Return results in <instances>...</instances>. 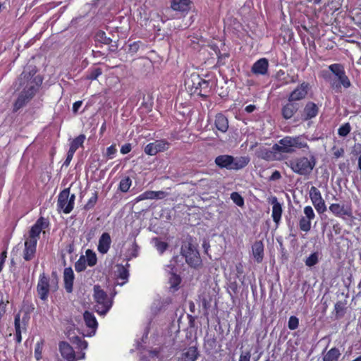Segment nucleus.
I'll use <instances>...</instances> for the list:
<instances>
[{
    "mask_svg": "<svg viewBox=\"0 0 361 361\" xmlns=\"http://www.w3.org/2000/svg\"><path fill=\"white\" fill-rule=\"evenodd\" d=\"M231 199L233 202L238 205V207H243L244 205V199L243 197L237 192H233L231 194Z\"/></svg>",
    "mask_w": 361,
    "mask_h": 361,
    "instance_id": "a18cd8bd",
    "label": "nucleus"
},
{
    "mask_svg": "<svg viewBox=\"0 0 361 361\" xmlns=\"http://www.w3.org/2000/svg\"><path fill=\"white\" fill-rule=\"evenodd\" d=\"M47 226L46 219L43 217L39 218L35 224L31 227L28 237L26 238L29 240L37 242L39 238V234L42 229Z\"/></svg>",
    "mask_w": 361,
    "mask_h": 361,
    "instance_id": "4468645a",
    "label": "nucleus"
},
{
    "mask_svg": "<svg viewBox=\"0 0 361 361\" xmlns=\"http://www.w3.org/2000/svg\"><path fill=\"white\" fill-rule=\"evenodd\" d=\"M116 152L117 149L116 145H112L110 147H107L105 156L108 159H112L115 157Z\"/></svg>",
    "mask_w": 361,
    "mask_h": 361,
    "instance_id": "6e6d98bb",
    "label": "nucleus"
},
{
    "mask_svg": "<svg viewBox=\"0 0 361 361\" xmlns=\"http://www.w3.org/2000/svg\"><path fill=\"white\" fill-rule=\"evenodd\" d=\"M269 61L266 58H262L255 62L251 71L255 75H267L268 73Z\"/></svg>",
    "mask_w": 361,
    "mask_h": 361,
    "instance_id": "f3484780",
    "label": "nucleus"
},
{
    "mask_svg": "<svg viewBox=\"0 0 361 361\" xmlns=\"http://www.w3.org/2000/svg\"><path fill=\"white\" fill-rule=\"evenodd\" d=\"M82 104V101H77L73 103V113H77L78 109L80 108L81 105Z\"/></svg>",
    "mask_w": 361,
    "mask_h": 361,
    "instance_id": "338daca9",
    "label": "nucleus"
},
{
    "mask_svg": "<svg viewBox=\"0 0 361 361\" xmlns=\"http://www.w3.org/2000/svg\"><path fill=\"white\" fill-rule=\"evenodd\" d=\"M310 90V84L307 82H303L295 89H294L289 94L288 100L289 102H297L304 99Z\"/></svg>",
    "mask_w": 361,
    "mask_h": 361,
    "instance_id": "f8f14e48",
    "label": "nucleus"
},
{
    "mask_svg": "<svg viewBox=\"0 0 361 361\" xmlns=\"http://www.w3.org/2000/svg\"><path fill=\"white\" fill-rule=\"evenodd\" d=\"M190 0H173L171 2V8L174 11L185 12L190 9Z\"/></svg>",
    "mask_w": 361,
    "mask_h": 361,
    "instance_id": "c756f323",
    "label": "nucleus"
},
{
    "mask_svg": "<svg viewBox=\"0 0 361 361\" xmlns=\"http://www.w3.org/2000/svg\"><path fill=\"white\" fill-rule=\"evenodd\" d=\"M152 241L154 243V247L160 255H162L169 247L167 243L160 240L158 238H154Z\"/></svg>",
    "mask_w": 361,
    "mask_h": 361,
    "instance_id": "ea45409f",
    "label": "nucleus"
},
{
    "mask_svg": "<svg viewBox=\"0 0 361 361\" xmlns=\"http://www.w3.org/2000/svg\"><path fill=\"white\" fill-rule=\"evenodd\" d=\"M281 178V173L279 171H274L271 176L269 177V180L270 181H274V180H278L279 179Z\"/></svg>",
    "mask_w": 361,
    "mask_h": 361,
    "instance_id": "680f3d73",
    "label": "nucleus"
},
{
    "mask_svg": "<svg viewBox=\"0 0 361 361\" xmlns=\"http://www.w3.org/2000/svg\"><path fill=\"white\" fill-rule=\"evenodd\" d=\"M309 194L312 203L315 207L317 212L319 214L324 213L326 210V207L319 190L314 186H312Z\"/></svg>",
    "mask_w": 361,
    "mask_h": 361,
    "instance_id": "9d476101",
    "label": "nucleus"
},
{
    "mask_svg": "<svg viewBox=\"0 0 361 361\" xmlns=\"http://www.w3.org/2000/svg\"><path fill=\"white\" fill-rule=\"evenodd\" d=\"M299 109V104L294 102H289L281 108V115L286 120L290 119Z\"/></svg>",
    "mask_w": 361,
    "mask_h": 361,
    "instance_id": "6ab92c4d",
    "label": "nucleus"
},
{
    "mask_svg": "<svg viewBox=\"0 0 361 361\" xmlns=\"http://www.w3.org/2000/svg\"><path fill=\"white\" fill-rule=\"evenodd\" d=\"M270 203L272 204L271 216L273 221L276 223V226H278L281 221L283 212L281 204L279 202L277 197L275 196L271 198Z\"/></svg>",
    "mask_w": 361,
    "mask_h": 361,
    "instance_id": "5701e85b",
    "label": "nucleus"
},
{
    "mask_svg": "<svg viewBox=\"0 0 361 361\" xmlns=\"http://www.w3.org/2000/svg\"><path fill=\"white\" fill-rule=\"evenodd\" d=\"M36 73L35 66H27L19 76L18 81L20 88L22 90L13 104V112H17L25 106L34 97L39 90L42 83V79L39 75H36Z\"/></svg>",
    "mask_w": 361,
    "mask_h": 361,
    "instance_id": "f257e3e1",
    "label": "nucleus"
},
{
    "mask_svg": "<svg viewBox=\"0 0 361 361\" xmlns=\"http://www.w3.org/2000/svg\"><path fill=\"white\" fill-rule=\"evenodd\" d=\"M98 199L97 192L94 191L92 197L89 199L88 202L85 206V209L88 210L94 207Z\"/></svg>",
    "mask_w": 361,
    "mask_h": 361,
    "instance_id": "8fccbe9b",
    "label": "nucleus"
},
{
    "mask_svg": "<svg viewBox=\"0 0 361 361\" xmlns=\"http://www.w3.org/2000/svg\"><path fill=\"white\" fill-rule=\"evenodd\" d=\"M331 73L324 72L323 78L331 88L336 92H341V87L348 89L351 86V82L345 73L344 66L341 63H333L329 66Z\"/></svg>",
    "mask_w": 361,
    "mask_h": 361,
    "instance_id": "f03ea898",
    "label": "nucleus"
},
{
    "mask_svg": "<svg viewBox=\"0 0 361 361\" xmlns=\"http://www.w3.org/2000/svg\"><path fill=\"white\" fill-rule=\"evenodd\" d=\"M351 130V127L349 123H345L342 125L338 130V134L341 137L347 136Z\"/></svg>",
    "mask_w": 361,
    "mask_h": 361,
    "instance_id": "09e8293b",
    "label": "nucleus"
},
{
    "mask_svg": "<svg viewBox=\"0 0 361 361\" xmlns=\"http://www.w3.org/2000/svg\"><path fill=\"white\" fill-rule=\"evenodd\" d=\"M95 311L100 315H105L112 306V300L99 286H94Z\"/></svg>",
    "mask_w": 361,
    "mask_h": 361,
    "instance_id": "423d86ee",
    "label": "nucleus"
},
{
    "mask_svg": "<svg viewBox=\"0 0 361 361\" xmlns=\"http://www.w3.org/2000/svg\"><path fill=\"white\" fill-rule=\"evenodd\" d=\"M285 164L294 173L308 177L317 165V159L314 154H310L309 157H293Z\"/></svg>",
    "mask_w": 361,
    "mask_h": 361,
    "instance_id": "7ed1b4c3",
    "label": "nucleus"
},
{
    "mask_svg": "<svg viewBox=\"0 0 361 361\" xmlns=\"http://www.w3.org/2000/svg\"><path fill=\"white\" fill-rule=\"evenodd\" d=\"M75 275L71 267H67L63 271L64 288L66 292L71 293L73 289Z\"/></svg>",
    "mask_w": 361,
    "mask_h": 361,
    "instance_id": "412c9836",
    "label": "nucleus"
},
{
    "mask_svg": "<svg viewBox=\"0 0 361 361\" xmlns=\"http://www.w3.org/2000/svg\"><path fill=\"white\" fill-rule=\"evenodd\" d=\"M25 322H26V320H25V317L23 318L22 322H21L20 313H18L16 314L15 319H14V326H15L16 333H18V332L22 333V330L26 329Z\"/></svg>",
    "mask_w": 361,
    "mask_h": 361,
    "instance_id": "c9c22d12",
    "label": "nucleus"
},
{
    "mask_svg": "<svg viewBox=\"0 0 361 361\" xmlns=\"http://www.w3.org/2000/svg\"><path fill=\"white\" fill-rule=\"evenodd\" d=\"M86 263L90 267H93L97 264V259L96 254L91 250L88 249L86 251Z\"/></svg>",
    "mask_w": 361,
    "mask_h": 361,
    "instance_id": "c03bdc74",
    "label": "nucleus"
},
{
    "mask_svg": "<svg viewBox=\"0 0 361 361\" xmlns=\"http://www.w3.org/2000/svg\"><path fill=\"white\" fill-rule=\"evenodd\" d=\"M200 300L204 311V315H208V310L211 307L212 298L209 296L202 295L200 296Z\"/></svg>",
    "mask_w": 361,
    "mask_h": 361,
    "instance_id": "37998d69",
    "label": "nucleus"
},
{
    "mask_svg": "<svg viewBox=\"0 0 361 361\" xmlns=\"http://www.w3.org/2000/svg\"><path fill=\"white\" fill-rule=\"evenodd\" d=\"M132 149L131 145L130 143H127L123 145L121 148V153L123 154H126L129 153Z\"/></svg>",
    "mask_w": 361,
    "mask_h": 361,
    "instance_id": "052dcab7",
    "label": "nucleus"
},
{
    "mask_svg": "<svg viewBox=\"0 0 361 361\" xmlns=\"http://www.w3.org/2000/svg\"><path fill=\"white\" fill-rule=\"evenodd\" d=\"M346 301L339 300L334 305V312L336 319H341L344 317L346 312Z\"/></svg>",
    "mask_w": 361,
    "mask_h": 361,
    "instance_id": "2f4dec72",
    "label": "nucleus"
},
{
    "mask_svg": "<svg viewBox=\"0 0 361 361\" xmlns=\"http://www.w3.org/2000/svg\"><path fill=\"white\" fill-rule=\"evenodd\" d=\"M183 255L185 257L186 262L192 267H197L201 263L199 252L192 245H189L186 249H182Z\"/></svg>",
    "mask_w": 361,
    "mask_h": 361,
    "instance_id": "9b49d317",
    "label": "nucleus"
},
{
    "mask_svg": "<svg viewBox=\"0 0 361 361\" xmlns=\"http://www.w3.org/2000/svg\"><path fill=\"white\" fill-rule=\"evenodd\" d=\"M329 209L332 214L338 217L344 218V216H352V209L349 206L333 203L329 206Z\"/></svg>",
    "mask_w": 361,
    "mask_h": 361,
    "instance_id": "2eb2a0df",
    "label": "nucleus"
},
{
    "mask_svg": "<svg viewBox=\"0 0 361 361\" xmlns=\"http://www.w3.org/2000/svg\"><path fill=\"white\" fill-rule=\"evenodd\" d=\"M7 257L6 251H4L0 254V272L1 271L4 264L5 263L6 259Z\"/></svg>",
    "mask_w": 361,
    "mask_h": 361,
    "instance_id": "e2e57ef3",
    "label": "nucleus"
},
{
    "mask_svg": "<svg viewBox=\"0 0 361 361\" xmlns=\"http://www.w3.org/2000/svg\"><path fill=\"white\" fill-rule=\"evenodd\" d=\"M42 348H43V341H38L35 344V357L36 358L37 360H39L42 358Z\"/></svg>",
    "mask_w": 361,
    "mask_h": 361,
    "instance_id": "3c124183",
    "label": "nucleus"
},
{
    "mask_svg": "<svg viewBox=\"0 0 361 361\" xmlns=\"http://www.w3.org/2000/svg\"><path fill=\"white\" fill-rule=\"evenodd\" d=\"M252 256L257 263L262 262L264 258V244L261 240L255 241L252 246Z\"/></svg>",
    "mask_w": 361,
    "mask_h": 361,
    "instance_id": "bb28decb",
    "label": "nucleus"
},
{
    "mask_svg": "<svg viewBox=\"0 0 361 361\" xmlns=\"http://www.w3.org/2000/svg\"><path fill=\"white\" fill-rule=\"evenodd\" d=\"M202 78H200L198 74L192 73L185 80V85L186 88L191 92V94H192V91L198 90Z\"/></svg>",
    "mask_w": 361,
    "mask_h": 361,
    "instance_id": "a878e982",
    "label": "nucleus"
},
{
    "mask_svg": "<svg viewBox=\"0 0 361 361\" xmlns=\"http://www.w3.org/2000/svg\"><path fill=\"white\" fill-rule=\"evenodd\" d=\"M299 326V319L295 316H290L288 322V326L289 329L290 330H295Z\"/></svg>",
    "mask_w": 361,
    "mask_h": 361,
    "instance_id": "603ef678",
    "label": "nucleus"
},
{
    "mask_svg": "<svg viewBox=\"0 0 361 361\" xmlns=\"http://www.w3.org/2000/svg\"><path fill=\"white\" fill-rule=\"evenodd\" d=\"M111 244V238L109 233L104 232L99 239L97 250L101 254H106Z\"/></svg>",
    "mask_w": 361,
    "mask_h": 361,
    "instance_id": "4be33fe9",
    "label": "nucleus"
},
{
    "mask_svg": "<svg viewBox=\"0 0 361 361\" xmlns=\"http://www.w3.org/2000/svg\"><path fill=\"white\" fill-rule=\"evenodd\" d=\"M85 140V135L84 134H80L75 139L72 140L70 144L69 149H72L73 152H75V151L80 147H82V145Z\"/></svg>",
    "mask_w": 361,
    "mask_h": 361,
    "instance_id": "f704fd0d",
    "label": "nucleus"
},
{
    "mask_svg": "<svg viewBox=\"0 0 361 361\" xmlns=\"http://www.w3.org/2000/svg\"><path fill=\"white\" fill-rule=\"evenodd\" d=\"M309 149V145L302 135L285 136L272 146V149L279 151V154H293L297 149Z\"/></svg>",
    "mask_w": 361,
    "mask_h": 361,
    "instance_id": "20e7f679",
    "label": "nucleus"
},
{
    "mask_svg": "<svg viewBox=\"0 0 361 361\" xmlns=\"http://www.w3.org/2000/svg\"><path fill=\"white\" fill-rule=\"evenodd\" d=\"M250 357H251V355H250V352H246L245 353H242L240 355L239 361H250Z\"/></svg>",
    "mask_w": 361,
    "mask_h": 361,
    "instance_id": "69168bd1",
    "label": "nucleus"
},
{
    "mask_svg": "<svg viewBox=\"0 0 361 361\" xmlns=\"http://www.w3.org/2000/svg\"><path fill=\"white\" fill-rule=\"evenodd\" d=\"M168 196V193L165 191H152L147 190L137 197V202L145 200H161Z\"/></svg>",
    "mask_w": 361,
    "mask_h": 361,
    "instance_id": "a211bd4d",
    "label": "nucleus"
},
{
    "mask_svg": "<svg viewBox=\"0 0 361 361\" xmlns=\"http://www.w3.org/2000/svg\"><path fill=\"white\" fill-rule=\"evenodd\" d=\"M117 273L118 279H121L123 281L121 283H118V284L120 286H123L128 281V279L129 276L128 270L123 266L120 265L118 267Z\"/></svg>",
    "mask_w": 361,
    "mask_h": 361,
    "instance_id": "72a5a7b5",
    "label": "nucleus"
},
{
    "mask_svg": "<svg viewBox=\"0 0 361 361\" xmlns=\"http://www.w3.org/2000/svg\"><path fill=\"white\" fill-rule=\"evenodd\" d=\"M94 38L96 42L104 44H109L112 42V39L106 36L105 32L102 30L97 32Z\"/></svg>",
    "mask_w": 361,
    "mask_h": 361,
    "instance_id": "e433bc0d",
    "label": "nucleus"
},
{
    "mask_svg": "<svg viewBox=\"0 0 361 361\" xmlns=\"http://www.w3.org/2000/svg\"><path fill=\"white\" fill-rule=\"evenodd\" d=\"M170 146L171 144L167 140L164 139L157 140L154 142L147 144L144 149V152L147 155L154 156L159 152L166 151Z\"/></svg>",
    "mask_w": 361,
    "mask_h": 361,
    "instance_id": "1a4fd4ad",
    "label": "nucleus"
},
{
    "mask_svg": "<svg viewBox=\"0 0 361 361\" xmlns=\"http://www.w3.org/2000/svg\"><path fill=\"white\" fill-rule=\"evenodd\" d=\"M344 154V149L343 148H340L334 151V155L336 158H339L343 157Z\"/></svg>",
    "mask_w": 361,
    "mask_h": 361,
    "instance_id": "774afa93",
    "label": "nucleus"
},
{
    "mask_svg": "<svg viewBox=\"0 0 361 361\" xmlns=\"http://www.w3.org/2000/svg\"><path fill=\"white\" fill-rule=\"evenodd\" d=\"M102 74V70L100 68L98 67H93L88 70L86 78L87 80H94L97 79L99 76H100Z\"/></svg>",
    "mask_w": 361,
    "mask_h": 361,
    "instance_id": "58836bf2",
    "label": "nucleus"
},
{
    "mask_svg": "<svg viewBox=\"0 0 361 361\" xmlns=\"http://www.w3.org/2000/svg\"><path fill=\"white\" fill-rule=\"evenodd\" d=\"M141 44V42H134L128 45V52L131 54L132 55L137 53L140 49V46Z\"/></svg>",
    "mask_w": 361,
    "mask_h": 361,
    "instance_id": "4d7b16f0",
    "label": "nucleus"
},
{
    "mask_svg": "<svg viewBox=\"0 0 361 361\" xmlns=\"http://www.w3.org/2000/svg\"><path fill=\"white\" fill-rule=\"evenodd\" d=\"M169 274H171V276L169 277L170 288L172 289L173 291L177 290L181 279L180 276L176 274V272Z\"/></svg>",
    "mask_w": 361,
    "mask_h": 361,
    "instance_id": "4c0bfd02",
    "label": "nucleus"
},
{
    "mask_svg": "<svg viewBox=\"0 0 361 361\" xmlns=\"http://www.w3.org/2000/svg\"><path fill=\"white\" fill-rule=\"evenodd\" d=\"M341 353L340 350L336 347L331 348L323 356V361H338Z\"/></svg>",
    "mask_w": 361,
    "mask_h": 361,
    "instance_id": "473e14b6",
    "label": "nucleus"
},
{
    "mask_svg": "<svg viewBox=\"0 0 361 361\" xmlns=\"http://www.w3.org/2000/svg\"><path fill=\"white\" fill-rule=\"evenodd\" d=\"M37 242L25 239L23 250V259L30 261L35 257Z\"/></svg>",
    "mask_w": 361,
    "mask_h": 361,
    "instance_id": "dca6fc26",
    "label": "nucleus"
},
{
    "mask_svg": "<svg viewBox=\"0 0 361 361\" xmlns=\"http://www.w3.org/2000/svg\"><path fill=\"white\" fill-rule=\"evenodd\" d=\"M319 113V107L316 104L308 102L303 110V119L305 121L312 119L317 116Z\"/></svg>",
    "mask_w": 361,
    "mask_h": 361,
    "instance_id": "393cba45",
    "label": "nucleus"
},
{
    "mask_svg": "<svg viewBox=\"0 0 361 361\" xmlns=\"http://www.w3.org/2000/svg\"><path fill=\"white\" fill-rule=\"evenodd\" d=\"M74 154H75V152H73L72 149H68L66 159L64 161L63 166H65L66 167L69 166V164L73 157Z\"/></svg>",
    "mask_w": 361,
    "mask_h": 361,
    "instance_id": "13d9d810",
    "label": "nucleus"
},
{
    "mask_svg": "<svg viewBox=\"0 0 361 361\" xmlns=\"http://www.w3.org/2000/svg\"><path fill=\"white\" fill-rule=\"evenodd\" d=\"M311 221H312V220H308V219H307L306 217H305L303 216H301L299 220V224H298L300 229L302 231H304L306 233L310 231L311 229V226H312Z\"/></svg>",
    "mask_w": 361,
    "mask_h": 361,
    "instance_id": "a19ab883",
    "label": "nucleus"
},
{
    "mask_svg": "<svg viewBox=\"0 0 361 361\" xmlns=\"http://www.w3.org/2000/svg\"><path fill=\"white\" fill-rule=\"evenodd\" d=\"M53 283L54 280H52L51 283L49 276L44 272L39 274L37 285V293L41 300L44 302L47 301L51 284Z\"/></svg>",
    "mask_w": 361,
    "mask_h": 361,
    "instance_id": "6e6552de",
    "label": "nucleus"
},
{
    "mask_svg": "<svg viewBox=\"0 0 361 361\" xmlns=\"http://www.w3.org/2000/svg\"><path fill=\"white\" fill-rule=\"evenodd\" d=\"M258 157L266 161L282 160L283 157L279 154V151L267 148H262L258 152Z\"/></svg>",
    "mask_w": 361,
    "mask_h": 361,
    "instance_id": "aec40b11",
    "label": "nucleus"
},
{
    "mask_svg": "<svg viewBox=\"0 0 361 361\" xmlns=\"http://www.w3.org/2000/svg\"><path fill=\"white\" fill-rule=\"evenodd\" d=\"M304 214L305 217L308 219V220H313L315 218L314 212L311 206H306L304 208Z\"/></svg>",
    "mask_w": 361,
    "mask_h": 361,
    "instance_id": "864d4df0",
    "label": "nucleus"
},
{
    "mask_svg": "<svg viewBox=\"0 0 361 361\" xmlns=\"http://www.w3.org/2000/svg\"><path fill=\"white\" fill-rule=\"evenodd\" d=\"M75 340L77 341V345L80 349L85 350L87 348L88 344L85 340L82 339L79 337H76Z\"/></svg>",
    "mask_w": 361,
    "mask_h": 361,
    "instance_id": "bf43d9fd",
    "label": "nucleus"
},
{
    "mask_svg": "<svg viewBox=\"0 0 361 361\" xmlns=\"http://www.w3.org/2000/svg\"><path fill=\"white\" fill-rule=\"evenodd\" d=\"M215 126L222 133H226L228 128V118L221 113H219L215 116Z\"/></svg>",
    "mask_w": 361,
    "mask_h": 361,
    "instance_id": "cd10ccee",
    "label": "nucleus"
},
{
    "mask_svg": "<svg viewBox=\"0 0 361 361\" xmlns=\"http://www.w3.org/2000/svg\"><path fill=\"white\" fill-rule=\"evenodd\" d=\"M177 256L173 257L169 262V264L166 266V270L169 273L176 272V262L177 261Z\"/></svg>",
    "mask_w": 361,
    "mask_h": 361,
    "instance_id": "5fc2aeb1",
    "label": "nucleus"
},
{
    "mask_svg": "<svg viewBox=\"0 0 361 361\" xmlns=\"http://www.w3.org/2000/svg\"><path fill=\"white\" fill-rule=\"evenodd\" d=\"M86 269V260L84 256H81L75 263V269L78 272H81Z\"/></svg>",
    "mask_w": 361,
    "mask_h": 361,
    "instance_id": "de8ad7c7",
    "label": "nucleus"
},
{
    "mask_svg": "<svg viewBox=\"0 0 361 361\" xmlns=\"http://www.w3.org/2000/svg\"><path fill=\"white\" fill-rule=\"evenodd\" d=\"M83 318L86 326L95 331L98 323L94 314L89 311H85L83 314Z\"/></svg>",
    "mask_w": 361,
    "mask_h": 361,
    "instance_id": "7c9ffc66",
    "label": "nucleus"
},
{
    "mask_svg": "<svg viewBox=\"0 0 361 361\" xmlns=\"http://www.w3.org/2000/svg\"><path fill=\"white\" fill-rule=\"evenodd\" d=\"M75 195H70V188H65L58 196L57 207L65 214H69L73 209Z\"/></svg>",
    "mask_w": 361,
    "mask_h": 361,
    "instance_id": "0eeeda50",
    "label": "nucleus"
},
{
    "mask_svg": "<svg viewBox=\"0 0 361 361\" xmlns=\"http://www.w3.org/2000/svg\"><path fill=\"white\" fill-rule=\"evenodd\" d=\"M236 275L240 277L244 272L243 266L241 263H238L235 266Z\"/></svg>",
    "mask_w": 361,
    "mask_h": 361,
    "instance_id": "0e129e2a",
    "label": "nucleus"
},
{
    "mask_svg": "<svg viewBox=\"0 0 361 361\" xmlns=\"http://www.w3.org/2000/svg\"><path fill=\"white\" fill-rule=\"evenodd\" d=\"M198 88V90L192 91V94H197L202 97H206L211 90L209 80H206L202 78V81Z\"/></svg>",
    "mask_w": 361,
    "mask_h": 361,
    "instance_id": "c85d7f7f",
    "label": "nucleus"
},
{
    "mask_svg": "<svg viewBox=\"0 0 361 361\" xmlns=\"http://www.w3.org/2000/svg\"><path fill=\"white\" fill-rule=\"evenodd\" d=\"M132 185V180L128 176L122 178L119 183L118 189L123 192H126L128 191Z\"/></svg>",
    "mask_w": 361,
    "mask_h": 361,
    "instance_id": "79ce46f5",
    "label": "nucleus"
},
{
    "mask_svg": "<svg viewBox=\"0 0 361 361\" xmlns=\"http://www.w3.org/2000/svg\"><path fill=\"white\" fill-rule=\"evenodd\" d=\"M200 356L197 347L190 346L183 349L177 356L178 361H196Z\"/></svg>",
    "mask_w": 361,
    "mask_h": 361,
    "instance_id": "ddd939ff",
    "label": "nucleus"
},
{
    "mask_svg": "<svg viewBox=\"0 0 361 361\" xmlns=\"http://www.w3.org/2000/svg\"><path fill=\"white\" fill-rule=\"evenodd\" d=\"M318 262V253L314 252L311 254L305 261V265L307 267H313Z\"/></svg>",
    "mask_w": 361,
    "mask_h": 361,
    "instance_id": "49530a36",
    "label": "nucleus"
},
{
    "mask_svg": "<svg viewBox=\"0 0 361 361\" xmlns=\"http://www.w3.org/2000/svg\"><path fill=\"white\" fill-rule=\"evenodd\" d=\"M250 162L247 157H234L228 154L217 156L214 159L215 164L220 169L238 171L245 168Z\"/></svg>",
    "mask_w": 361,
    "mask_h": 361,
    "instance_id": "39448f33",
    "label": "nucleus"
},
{
    "mask_svg": "<svg viewBox=\"0 0 361 361\" xmlns=\"http://www.w3.org/2000/svg\"><path fill=\"white\" fill-rule=\"evenodd\" d=\"M59 350L61 356L67 361H74L75 359V353L73 348L68 343L61 341L59 345Z\"/></svg>",
    "mask_w": 361,
    "mask_h": 361,
    "instance_id": "b1692460",
    "label": "nucleus"
}]
</instances>
